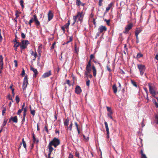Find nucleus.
<instances>
[{"instance_id":"f257e3e1","label":"nucleus","mask_w":158,"mask_h":158,"mask_svg":"<svg viewBox=\"0 0 158 158\" xmlns=\"http://www.w3.org/2000/svg\"><path fill=\"white\" fill-rule=\"evenodd\" d=\"M60 144V140L58 139L55 137L54 138L53 140L49 142L48 146V148L49 149L48 156L49 157H50V155L54 149L52 146H53L55 148H56Z\"/></svg>"},{"instance_id":"f03ea898","label":"nucleus","mask_w":158,"mask_h":158,"mask_svg":"<svg viewBox=\"0 0 158 158\" xmlns=\"http://www.w3.org/2000/svg\"><path fill=\"white\" fill-rule=\"evenodd\" d=\"M85 14L83 11H78L76 15L73 17V22L72 25H73L76 22H82L83 21Z\"/></svg>"},{"instance_id":"7ed1b4c3","label":"nucleus","mask_w":158,"mask_h":158,"mask_svg":"<svg viewBox=\"0 0 158 158\" xmlns=\"http://www.w3.org/2000/svg\"><path fill=\"white\" fill-rule=\"evenodd\" d=\"M137 67L140 72V75L142 76L145 71L146 67L144 65L142 64H138Z\"/></svg>"},{"instance_id":"20e7f679","label":"nucleus","mask_w":158,"mask_h":158,"mask_svg":"<svg viewBox=\"0 0 158 158\" xmlns=\"http://www.w3.org/2000/svg\"><path fill=\"white\" fill-rule=\"evenodd\" d=\"M29 42L27 40H23L22 41L20 47L21 48L24 49L26 48L27 45L29 44Z\"/></svg>"},{"instance_id":"39448f33","label":"nucleus","mask_w":158,"mask_h":158,"mask_svg":"<svg viewBox=\"0 0 158 158\" xmlns=\"http://www.w3.org/2000/svg\"><path fill=\"white\" fill-rule=\"evenodd\" d=\"M28 84L27 77V76H25L24 78L23 84V90L25 89Z\"/></svg>"},{"instance_id":"423d86ee","label":"nucleus","mask_w":158,"mask_h":158,"mask_svg":"<svg viewBox=\"0 0 158 158\" xmlns=\"http://www.w3.org/2000/svg\"><path fill=\"white\" fill-rule=\"evenodd\" d=\"M32 19H33V21L35 22L36 25L38 26L40 25V22L38 20L37 16L35 14L33 15V17L32 18Z\"/></svg>"},{"instance_id":"0eeeda50","label":"nucleus","mask_w":158,"mask_h":158,"mask_svg":"<svg viewBox=\"0 0 158 158\" xmlns=\"http://www.w3.org/2000/svg\"><path fill=\"white\" fill-rule=\"evenodd\" d=\"M132 27L133 24L132 23H131L127 25L125 27V31H124V32L125 33H127L129 31L131 28Z\"/></svg>"},{"instance_id":"6e6552de","label":"nucleus","mask_w":158,"mask_h":158,"mask_svg":"<svg viewBox=\"0 0 158 158\" xmlns=\"http://www.w3.org/2000/svg\"><path fill=\"white\" fill-rule=\"evenodd\" d=\"M75 91L77 94H79L81 92L82 90L81 87L79 85H77L75 88Z\"/></svg>"},{"instance_id":"1a4fd4ad","label":"nucleus","mask_w":158,"mask_h":158,"mask_svg":"<svg viewBox=\"0 0 158 158\" xmlns=\"http://www.w3.org/2000/svg\"><path fill=\"white\" fill-rule=\"evenodd\" d=\"M85 69L88 73H90L91 71V61H89Z\"/></svg>"},{"instance_id":"9d476101","label":"nucleus","mask_w":158,"mask_h":158,"mask_svg":"<svg viewBox=\"0 0 158 158\" xmlns=\"http://www.w3.org/2000/svg\"><path fill=\"white\" fill-rule=\"evenodd\" d=\"M51 75V70L44 73L42 76V77L43 78H45L49 77Z\"/></svg>"},{"instance_id":"9b49d317","label":"nucleus","mask_w":158,"mask_h":158,"mask_svg":"<svg viewBox=\"0 0 158 158\" xmlns=\"http://www.w3.org/2000/svg\"><path fill=\"white\" fill-rule=\"evenodd\" d=\"M106 27L105 26H101L98 28V30L100 33H102L106 30Z\"/></svg>"},{"instance_id":"f8f14e48","label":"nucleus","mask_w":158,"mask_h":158,"mask_svg":"<svg viewBox=\"0 0 158 158\" xmlns=\"http://www.w3.org/2000/svg\"><path fill=\"white\" fill-rule=\"evenodd\" d=\"M148 85L149 88V91L150 93L152 94V96H154L156 94L155 90L149 84H148Z\"/></svg>"},{"instance_id":"ddd939ff","label":"nucleus","mask_w":158,"mask_h":158,"mask_svg":"<svg viewBox=\"0 0 158 158\" xmlns=\"http://www.w3.org/2000/svg\"><path fill=\"white\" fill-rule=\"evenodd\" d=\"M31 70L33 71L34 73V74L33 75V77H36L38 73L37 69L33 67H31Z\"/></svg>"},{"instance_id":"4468645a","label":"nucleus","mask_w":158,"mask_h":158,"mask_svg":"<svg viewBox=\"0 0 158 158\" xmlns=\"http://www.w3.org/2000/svg\"><path fill=\"white\" fill-rule=\"evenodd\" d=\"M48 20L50 21L53 17V14L51 11H49L48 14Z\"/></svg>"},{"instance_id":"2eb2a0df","label":"nucleus","mask_w":158,"mask_h":158,"mask_svg":"<svg viewBox=\"0 0 158 158\" xmlns=\"http://www.w3.org/2000/svg\"><path fill=\"white\" fill-rule=\"evenodd\" d=\"M69 119L68 118H67L65 120H64V124L66 127H67L69 123Z\"/></svg>"},{"instance_id":"dca6fc26","label":"nucleus","mask_w":158,"mask_h":158,"mask_svg":"<svg viewBox=\"0 0 158 158\" xmlns=\"http://www.w3.org/2000/svg\"><path fill=\"white\" fill-rule=\"evenodd\" d=\"M142 31V29L140 28L136 29L135 32V35H138Z\"/></svg>"},{"instance_id":"f3484780","label":"nucleus","mask_w":158,"mask_h":158,"mask_svg":"<svg viewBox=\"0 0 158 158\" xmlns=\"http://www.w3.org/2000/svg\"><path fill=\"white\" fill-rule=\"evenodd\" d=\"M92 69L93 75L94 77H95L96 75V69L94 65L92 66Z\"/></svg>"},{"instance_id":"a211bd4d","label":"nucleus","mask_w":158,"mask_h":158,"mask_svg":"<svg viewBox=\"0 0 158 158\" xmlns=\"http://www.w3.org/2000/svg\"><path fill=\"white\" fill-rule=\"evenodd\" d=\"M72 126L73 123L72 122H71L69 125V127L68 126L67 127H65V128L67 130H69L70 131H71L72 130Z\"/></svg>"},{"instance_id":"6ab92c4d","label":"nucleus","mask_w":158,"mask_h":158,"mask_svg":"<svg viewBox=\"0 0 158 158\" xmlns=\"http://www.w3.org/2000/svg\"><path fill=\"white\" fill-rule=\"evenodd\" d=\"M113 5V3L111 2L108 5L107 7L106 8V12H107L110 9L111 7Z\"/></svg>"},{"instance_id":"aec40b11","label":"nucleus","mask_w":158,"mask_h":158,"mask_svg":"<svg viewBox=\"0 0 158 158\" xmlns=\"http://www.w3.org/2000/svg\"><path fill=\"white\" fill-rule=\"evenodd\" d=\"M113 89L114 93H116L117 91V87L116 86V85L114 84L113 85Z\"/></svg>"},{"instance_id":"412c9836","label":"nucleus","mask_w":158,"mask_h":158,"mask_svg":"<svg viewBox=\"0 0 158 158\" xmlns=\"http://www.w3.org/2000/svg\"><path fill=\"white\" fill-rule=\"evenodd\" d=\"M14 46L15 47L17 48L19 45H21L20 43L16 41V40L14 41Z\"/></svg>"},{"instance_id":"4be33fe9","label":"nucleus","mask_w":158,"mask_h":158,"mask_svg":"<svg viewBox=\"0 0 158 158\" xmlns=\"http://www.w3.org/2000/svg\"><path fill=\"white\" fill-rule=\"evenodd\" d=\"M12 120L15 123H17L18 122V119L17 116H15L11 118Z\"/></svg>"},{"instance_id":"5701e85b","label":"nucleus","mask_w":158,"mask_h":158,"mask_svg":"<svg viewBox=\"0 0 158 158\" xmlns=\"http://www.w3.org/2000/svg\"><path fill=\"white\" fill-rule=\"evenodd\" d=\"M104 123L106 132L109 131L107 123L106 122H105Z\"/></svg>"},{"instance_id":"b1692460","label":"nucleus","mask_w":158,"mask_h":158,"mask_svg":"<svg viewBox=\"0 0 158 158\" xmlns=\"http://www.w3.org/2000/svg\"><path fill=\"white\" fill-rule=\"evenodd\" d=\"M32 137L33 140V142L34 143H37L39 141L38 139H36L35 138V135L34 133H33L32 134Z\"/></svg>"},{"instance_id":"393cba45","label":"nucleus","mask_w":158,"mask_h":158,"mask_svg":"<svg viewBox=\"0 0 158 158\" xmlns=\"http://www.w3.org/2000/svg\"><path fill=\"white\" fill-rule=\"evenodd\" d=\"M131 83L133 85L136 87H137L136 83L135 81H134L132 79L131 80Z\"/></svg>"},{"instance_id":"a878e982","label":"nucleus","mask_w":158,"mask_h":158,"mask_svg":"<svg viewBox=\"0 0 158 158\" xmlns=\"http://www.w3.org/2000/svg\"><path fill=\"white\" fill-rule=\"evenodd\" d=\"M76 5L77 6H80L81 4L80 0H76Z\"/></svg>"},{"instance_id":"bb28decb","label":"nucleus","mask_w":158,"mask_h":158,"mask_svg":"<svg viewBox=\"0 0 158 158\" xmlns=\"http://www.w3.org/2000/svg\"><path fill=\"white\" fill-rule=\"evenodd\" d=\"M31 55L34 56L35 58H36L37 56V54L36 52L34 53L33 51H31Z\"/></svg>"},{"instance_id":"cd10ccee","label":"nucleus","mask_w":158,"mask_h":158,"mask_svg":"<svg viewBox=\"0 0 158 158\" xmlns=\"http://www.w3.org/2000/svg\"><path fill=\"white\" fill-rule=\"evenodd\" d=\"M70 24V21L69 20L68 21L67 23H66L64 26L66 28H68L69 27V25Z\"/></svg>"},{"instance_id":"c85d7f7f","label":"nucleus","mask_w":158,"mask_h":158,"mask_svg":"<svg viewBox=\"0 0 158 158\" xmlns=\"http://www.w3.org/2000/svg\"><path fill=\"white\" fill-rule=\"evenodd\" d=\"M22 143H23V145L24 147L25 148H26V144L24 140V138H23V139H22Z\"/></svg>"},{"instance_id":"c756f323","label":"nucleus","mask_w":158,"mask_h":158,"mask_svg":"<svg viewBox=\"0 0 158 158\" xmlns=\"http://www.w3.org/2000/svg\"><path fill=\"white\" fill-rule=\"evenodd\" d=\"M20 4L21 6L23 8H24V6L23 5V0H20Z\"/></svg>"},{"instance_id":"7c9ffc66","label":"nucleus","mask_w":158,"mask_h":158,"mask_svg":"<svg viewBox=\"0 0 158 158\" xmlns=\"http://www.w3.org/2000/svg\"><path fill=\"white\" fill-rule=\"evenodd\" d=\"M106 108L107 109V110L108 111L109 113H110V114H112V110H111L110 108L108 107H107Z\"/></svg>"},{"instance_id":"2f4dec72","label":"nucleus","mask_w":158,"mask_h":158,"mask_svg":"<svg viewBox=\"0 0 158 158\" xmlns=\"http://www.w3.org/2000/svg\"><path fill=\"white\" fill-rule=\"evenodd\" d=\"M15 100L17 103H18L19 102V98L18 96H16L15 97Z\"/></svg>"},{"instance_id":"473e14b6","label":"nucleus","mask_w":158,"mask_h":158,"mask_svg":"<svg viewBox=\"0 0 158 158\" xmlns=\"http://www.w3.org/2000/svg\"><path fill=\"white\" fill-rule=\"evenodd\" d=\"M31 114L33 115L34 116L35 114V110H31Z\"/></svg>"},{"instance_id":"72a5a7b5","label":"nucleus","mask_w":158,"mask_h":158,"mask_svg":"<svg viewBox=\"0 0 158 158\" xmlns=\"http://www.w3.org/2000/svg\"><path fill=\"white\" fill-rule=\"evenodd\" d=\"M142 56H143L142 54H141L140 53H138V54L137 55V57L138 58H139L142 57Z\"/></svg>"},{"instance_id":"f704fd0d","label":"nucleus","mask_w":158,"mask_h":158,"mask_svg":"<svg viewBox=\"0 0 158 158\" xmlns=\"http://www.w3.org/2000/svg\"><path fill=\"white\" fill-rule=\"evenodd\" d=\"M23 110L22 109H19L18 110V112H17V114L19 115H20L21 113L22 112Z\"/></svg>"},{"instance_id":"c9c22d12","label":"nucleus","mask_w":158,"mask_h":158,"mask_svg":"<svg viewBox=\"0 0 158 158\" xmlns=\"http://www.w3.org/2000/svg\"><path fill=\"white\" fill-rule=\"evenodd\" d=\"M38 52L39 55H40L42 52L41 48H38Z\"/></svg>"},{"instance_id":"e433bc0d","label":"nucleus","mask_w":158,"mask_h":158,"mask_svg":"<svg viewBox=\"0 0 158 158\" xmlns=\"http://www.w3.org/2000/svg\"><path fill=\"white\" fill-rule=\"evenodd\" d=\"M136 36V43H139V38L138 35H135Z\"/></svg>"},{"instance_id":"4c0bfd02","label":"nucleus","mask_w":158,"mask_h":158,"mask_svg":"<svg viewBox=\"0 0 158 158\" xmlns=\"http://www.w3.org/2000/svg\"><path fill=\"white\" fill-rule=\"evenodd\" d=\"M33 19H31L30 20H29V24L30 25V26H31V23H32L33 22Z\"/></svg>"},{"instance_id":"58836bf2","label":"nucleus","mask_w":158,"mask_h":158,"mask_svg":"<svg viewBox=\"0 0 158 158\" xmlns=\"http://www.w3.org/2000/svg\"><path fill=\"white\" fill-rule=\"evenodd\" d=\"M104 21L106 22L107 24L109 25L110 22V20H106L105 19Z\"/></svg>"},{"instance_id":"ea45409f","label":"nucleus","mask_w":158,"mask_h":158,"mask_svg":"<svg viewBox=\"0 0 158 158\" xmlns=\"http://www.w3.org/2000/svg\"><path fill=\"white\" fill-rule=\"evenodd\" d=\"M103 0H99V5L100 6H101L102 5V2Z\"/></svg>"},{"instance_id":"a19ab883","label":"nucleus","mask_w":158,"mask_h":158,"mask_svg":"<svg viewBox=\"0 0 158 158\" xmlns=\"http://www.w3.org/2000/svg\"><path fill=\"white\" fill-rule=\"evenodd\" d=\"M14 63L15 64V66L16 67H17V65H18L17 61L16 60H15L14 61Z\"/></svg>"},{"instance_id":"79ce46f5","label":"nucleus","mask_w":158,"mask_h":158,"mask_svg":"<svg viewBox=\"0 0 158 158\" xmlns=\"http://www.w3.org/2000/svg\"><path fill=\"white\" fill-rule=\"evenodd\" d=\"M21 37L23 38H25V35L23 32L21 33Z\"/></svg>"},{"instance_id":"37998d69","label":"nucleus","mask_w":158,"mask_h":158,"mask_svg":"<svg viewBox=\"0 0 158 158\" xmlns=\"http://www.w3.org/2000/svg\"><path fill=\"white\" fill-rule=\"evenodd\" d=\"M90 81L89 80H88L86 81V84L88 86L89 85V83H90Z\"/></svg>"},{"instance_id":"c03bdc74","label":"nucleus","mask_w":158,"mask_h":158,"mask_svg":"<svg viewBox=\"0 0 158 158\" xmlns=\"http://www.w3.org/2000/svg\"><path fill=\"white\" fill-rule=\"evenodd\" d=\"M6 122L5 121H4L3 122V124L2 125V128H3L6 125Z\"/></svg>"},{"instance_id":"a18cd8bd","label":"nucleus","mask_w":158,"mask_h":158,"mask_svg":"<svg viewBox=\"0 0 158 158\" xmlns=\"http://www.w3.org/2000/svg\"><path fill=\"white\" fill-rule=\"evenodd\" d=\"M25 74V71H24V69H23V70H22V73H21V75L23 76Z\"/></svg>"},{"instance_id":"49530a36","label":"nucleus","mask_w":158,"mask_h":158,"mask_svg":"<svg viewBox=\"0 0 158 158\" xmlns=\"http://www.w3.org/2000/svg\"><path fill=\"white\" fill-rule=\"evenodd\" d=\"M0 62H3V58L1 55H0Z\"/></svg>"},{"instance_id":"de8ad7c7","label":"nucleus","mask_w":158,"mask_h":158,"mask_svg":"<svg viewBox=\"0 0 158 158\" xmlns=\"http://www.w3.org/2000/svg\"><path fill=\"white\" fill-rule=\"evenodd\" d=\"M8 98L9 100L13 101L12 99V98L11 97V96L9 94V95H8ZM12 102H13V101H12Z\"/></svg>"},{"instance_id":"09e8293b","label":"nucleus","mask_w":158,"mask_h":158,"mask_svg":"<svg viewBox=\"0 0 158 158\" xmlns=\"http://www.w3.org/2000/svg\"><path fill=\"white\" fill-rule=\"evenodd\" d=\"M112 114H110V113H108V116L110 117L111 119H112V117L111 115Z\"/></svg>"},{"instance_id":"8fccbe9b","label":"nucleus","mask_w":158,"mask_h":158,"mask_svg":"<svg viewBox=\"0 0 158 158\" xmlns=\"http://www.w3.org/2000/svg\"><path fill=\"white\" fill-rule=\"evenodd\" d=\"M141 158H147V157L145 154H142Z\"/></svg>"},{"instance_id":"3c124183","label":"nucleus","mask_w":158,"mask_h":158,"mask_svg":"<svg viewBox=\"0 0 158 158\" xmlns=\"http://www.w3.org/2000/svg\"><path fill=\"white\" fill-rule=\"evenodd\" d=\"M68 158H73V156L71 154H70Z\"/></svg>"},{"instance_id":"603ef678","label":"nucleus","mask_w":158,"mask_h":158,"mask_svg":"<svg viewBox=\"0 0 158 158\" xmlns=\"http://www.w3.org/2000/svg\"><path fill=\"white\" fill-rule=\"evenodd\" d=\"M3 62H0V67H1V69L3 68Z\"/></svg>"},{"instance_id":"864d4df0","label":"nucleus","mask_w":158,"mask_h":158,"mask_svg":"<svg viewBox=\"0 0 158 158\" xmlns=\"http://www.w3.org/2000/svg\"><path fill=\"white\" fill-rule=\"evenodd\" d=\"M106 68H107V70L109 71V72H110L111 71V70L110 69L109 67V66H106Z\"/></svg>"},{"instance_id":"5fc2aeb1","label":"nucleus","mask_w":158,"mask_h":158,"mask_svg":"<svg viewBox=\"0 0 158 158\" xmlns=\"http://www.w3.org/2000/svg\"><path fill=\"white\" fill-rule=\"evenodd\" d=\"M6 108H4L2 111V115H3L5 113L6 111Z\"/></svg>"},{"instance_id":"6e6d98bb","label":"nucleus","mask_w":158,"mask_h":158,"mask_svg":"<svg viewBox=\"0 0 158 158\" xmlns=\"http://www.w3.org/2000/svg\"><path fill=\"white\" fill-rule=\"evenodd\" d=\"M75 156L77 157H79V153H78L77 152H76V154H75Z\"/></svg>"},{"instance_id":"4d7b16f0","label":"nucleus","mask_w":158,"mask_h":158,"mask_svg":"<svg viewBox=\"0 0 158 158\" xmlns=\"http://www.w3.org/2000/svg\"><path fill=\"white\" fill-rule=\"evenodd\" d=\"M24 106H25V103H23V105L22 106L21 109H22V110H23V109L25 108H24Z\"/></svg>"},{"instance_id":"13d9d810","label":"nucleus","mask_w":158,"mask_h":158,"mask_svg":"<svg viewBox=\"0 0 158 158\" xmlns=\"http://www.w3.org/2000/svg\"><path fill=\"white\" fill-rule=\"evenodd\" d=\"M106 134L107 135V138H109V131L108 132H106Z\"/></svg>"},{"instance_id":"bf43d9fd","label":"nucleus","mask_w":158,"mask_h":158,"mask_svg":"<svg viewBox=\"0 0 158 158\" xmlns=\"http://www.w3.org/2000/svg\"><path fill=\"white\" fill-rule=\"evenodd\" d=\"M75 125L76 126V128L77 129H78V125L77 124V122H75Z\"/></svg>"},{"instance_id":"052dcab7","label":"nucleus","mask_w":158,"mask_h":158,"mask_svg":"<svg viewBox=\"0 0 158 158\" xmlns=\"http://www.w3.org/2000/svg\"><path fill=\"white\" fill-rule=\"evenodd\" d=\"M89 73H88L87 71L86 72H85V74L86 76V77H87L88 75V74Z\"/></svg>"},{"instance_id":"680f3d73","label":"nucleus","mask_w":158,"mask_h":158,"mask_svg":"<svg viewBox=\"0 0 158 158\" xmlns=\"http://www.w3.org/2000/svg\"><path fill=\"white\" fill-rule=\"evenodd\" d=\"M66 83L68 84L69 85H70V81L69 80H67L66 81Z\"/></svg>"},{"instance_id":"e2e57ef3","label":"nucleus","mask_w":158,"mask_h":158,"mask_svg":"<svg viewBox=\"0 0 158 158\" xmlns=\"http://www.w3.org/2000/svg\"><path fill=\"white\" fill-rule=\"evenodd\" d=\"M94 58V56L93 55H91L90 56V59L91 60Z\"/></svg>"},{"instance_id":"0e129e2a","label":"nucleus","mask_w":158,"mask_h":158,"mask_svg":"<svg viewBox=\"0 0 158 158\" xmlns=\"http://www.w3.org/2000/svg\"><path fill=\"white\" fill-rule=\"evenodd\" d=\"M55 44H56L55 43H54L52 45V48H54V46H55Z\"/></svg>"},{"instance_id":"69168bd1","label":"nucleus","mask_w":158,"mask_h":158,"mask_svg":"<svg viewBox=\"0 0 158 158\" xmlns=\"http://www.w3.org/2000/svg\"><path fill=\"white\" fill-rule=\"evenodd\" d=\"M65 27L64 26H63V27H61V29H62L63 30V31H65Z\"/></svg>"},{"instance_id":"338daca9","label":"nucleus","mask_w":158,"mask_h":158,"mask_svg":"<svg viewBox=\"0 0 158 158\" xmlns=\"http://www.w3.org/2000/svg\"><path fill=\"white\" fill-rule=\"evenodd\" d=\"M23 111H24V112H23V113H25V114H26V112L27 111V109L26 108H24L23 109Z\"/></svg>"},{"instance_id":"774afa93","label":"nucleus","mask_w":158,"mask_h":158,"mask_svg":"<svg viewBox=\"0 0 158 158\" xmlns=\"http://www.w3.org/2000/svg\"><path fill=\"white\" fill-rule=\"evenodd\" d=\"M155 57L156 59L158 60V54H157L156 55Z\"/></svg>"}]
</instances>
